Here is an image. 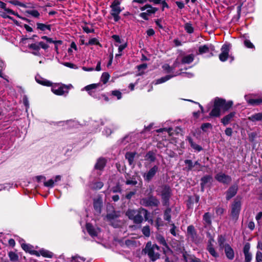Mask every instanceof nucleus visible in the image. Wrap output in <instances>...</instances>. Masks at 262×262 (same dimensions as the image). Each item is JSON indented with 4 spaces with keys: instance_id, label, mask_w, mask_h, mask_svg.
<instances>
[{
    "instance_id": "obj_28",
    "label": "nucleus",
    "mask_w": 262,
    "mask_h": 262,
    "mask_svg": "<svg viewBox=\"0 0 262 262\" xmlns=\"http://www.w3.org/2000/svg\"><path fill=\"white\" fill-rule=\"evenodd\" d=\"M174 76V75H166L164 77H161V78H160L159 79H157L155 81V84L157 85V84H161V83H164V82L168 81V80H169L171 78H172Z\"/></svg>"
},
{
    "instance_id": "obj_8",
    "label": "nucleus",
    "mask_w": 262,
    "mask_h": 262,
    "mask_svg": "<svg viewBox=\"0 0 262 262\" xmlns=\"http://www.w3.org/2000/svg\"><path fill=\"white\" fill-rule=\"evenodd\" d=\"M171 195V190L169 187L165 186L161 191V196L164 205H168V201Z\"/></svg>"
},
{
    "instance_id": "obj_63",
    "label": "nucleus",
    "mask_w": 262,
    "mask_h": 262,
    "mask_svg": "<svg viewBox=\"0 0 262 262\" xmlns=\"http://www.w3.org/2000/svg\"><path fill=\"white\" fill-rule=\"evenodd\" d=\"M158 10V8L156 7H152L151 9H147V12L148 15H150L151 14H155Z\"/></svg>"
},
{
    "instance_id": "obj_21",
    "label": "nucleus",
    "mask_w": 262,
    "mask_h": 262,
    "mask_svg": "<svg viewBox=\"0 0 262 262\" xmlns=\"http://www.w3.org/2000/svg\"><path fill=\"white\" fill-rule=\"evenodd\" d=\"M224 248L227 257L230 260L233 259L234 257V253L232 248L228 244H227L225 246Z\"/></svg>"
},
{
    "instance_id": "obj_32",
    "label": "nucleus",
    "mask_w": 262,
    "mask_h": 262,
    "mask_svg": "<svg viewBox=\"0 0 262 262\" xmlns=\"http://www.w3.org/2000/svg\"><path fill=\"white\" fill-rule=\"evenodd\" d=\"M199 53L200 54H203L204 53L209 52V45H204L203 46H201L199 48Z\"/></svg>"
},
{
    "instance_id": "obj_56",
    "label": "nucleus",
    "mask_w": 262,
    "mask_h": 262,
    "mask_svg": "<svg viewBox=\"0 0 262 262\" xmlns=\"http://www.w3.org/2000/svg\"><path fill=\"white\" fill-rule=\"evenodd\" d=\"M106 163H107V159L103 157H100L97 160V161L96 164H106Z\"/></svg>"
},
{
    "instance_id": "obj_2",
    "label": "nucleus",
    "mask_w": 262,
    "mask_h": 262,
    "mask_svg": "<svg viewBox=\"0 0 262 262\" xmlns=\"http://www.w3.org/2000/svg\"><path fill=\"white\" fill-rule=\"evenodd\" d=\"M147 214V211L144 209L139 210L128 209L126 215L130 220H132L136 224H140L143 220V216Z\"/></svg>"
},
{
    "instance_id": "obj_57",
    "label": "nucleus",
    "mask_w": 262,
    "mask_h": 262,
    "mask_svg": "<svg viewBox=\"0 0 262 262\" xmlns=\"http://www.w3.org/2000/svg\"><path fill=\"white\" fill-rule=\"evenodd\" d=\"M245 255V262H250L252 259V254L250 252L244 253Z\"/></svg>"
},
{
    "instance_id": "obj_29",
    "label": "nucleus",
    "mask_w": 262,
    "mask_h": 262,
    "mask_svg": "<svg viewBox=\"0 0 262 262\" xmlns=\"http://www.w3.org/2000/svg\"><path fill=\"white\" fill-rule=\"evenodd\" d=\"M38 252H39L40 255H42V256H43L45 257L52 258L53 255V254L52 252H51L47 250H45L44 249H41Z\"/></svg>"
},
{
    "instance_id": "obj_31",
    "label": "nucleus",
    "mask_w": 262,
    "mask_h": 262,
    "mask_svg": "<svg viewBox=\"0 0 262 262\" xmlns=\"http://www.w3.org/2000/svg\"><path fill=\"white\" fill-rule=\"evenodd\" d=\"M171 209L170 208H167L164 213V219L168 222L171 221Z\"/></svg>"
},
{
    "instance_id": "obj_36",
    "label": "nucleus",
    "mask_w": 262,
    "mask_h": 262,
    "mask_svg": "<svg viewBox=\"0 0 262 262\" xmlns=\"http://www.w3.org/2000/svg\"><path fill=\"white\" fill-rule=\"evenodd\" d=\"M110 78V75L107 72H104L102 73L101 77V81L103 84H106Z\"/></svg>"
},
{
    "instance_id": "obj_52",
    "label": "nucleus",
    "mask_w": 262,
    "mask_h": 262,
    "mask_svg": "<svg viewBox=\"0 0 262 262\" xmlns=\"http://www.w3.org/2000/svg\"><path fill=\"white\" fill-rule=\"evenodd\" d=\"M162 68L164 70L166 71L167 73H169L172 72L173 70L171 66H170L168 64H165L162 66Z\"/></svg>"
},
{
    "instance_id": "obj_11",
    "label": "nucleus",
    "mask_w": 262,
    "mask_h": 262,
    "mask_svg": "<svg viewBox=\"0 0 262 262\" xmlns=\"http://www.w3.org/2000/svg\"><path fill=\"white\" fill-rule=\"evenodd\" d=\"M21 246L24 251H25L29 253L31 255H34L38 257L40 256V254L39 253V252H38V251H36V250H35L33 249V246H32L30 244L22 243L21 244Z\"/></svg>"
},
{
    "instance_id": "obj_49",
    "label": "nucleus",
    "mask_w": 262,
    "mask_h": 262,
    "mask_svg": "<svg viewBox=\"0 0 262 262\" xmlns=\"http://www.w3.org/2000/svg\"><path fill=\"white\" fill-rule=\"evenodd\" d=\"M84 23L85 24V25L88 24L86 22H84ZM82 28L83 31L86 33H94L95 30L94 29H90L86 25H85L84 26H82Z\"/></svg>"
},
{
    "instance_id": "obj_59",
    "label": "nucleus",
    "mask_w": 262,
    "mask_h": 262,
    "mask_svg": "<svg viewBox=\"0 0 262 262\" xmlns=\"http://www.w3.org/2000/svg\"><path fill=\"white\" fill-rule=\"evenodd\" d=\"M7 13H8L10 14L14 15L16 16V17H17L18 18H19L21 19V16L19 15L17 12H15V11H14L13 10H12L11 9H8L7 10Z\"/></svg>"
},
{
    "instance_id": "obj_42",
    "label": "nucleus",
    "mask_w": 262,
    "mask_h": 262,
    "mask_svg": "<svg viewBox=\"0 0 262 262\" xmlns=\"http://www.w3.org/2000/svg\"><path fill=\"white\" fill-rule=\"evenodd\" d=\"M157 239L160 244L162 245L163 246L166 247H167L166 242L163 236L159 235L157 236Z\"/></svg>"
},
{
    "instance_id": "obj_35",
    "label": "nucleus",
    "mask_w": 262,
    "mask_h": 262,
    "mask_svg": "<svg viewBox=\"0 0 262 262\" xmlns=\"http://www.w3.org/2000/svg\"><path fill=\"white\" fill-rule=\"evenodd\" d=\"M184 29L186 32L189 34H191L194 32V28L190 23H187L185 24Z\"/></svg>"
},
{
    "instance_id": "obj_24",
    "label": "nucleus",
    "mask_w": 262,
    "mask_h": 262,
    "mask_svg": "<svg viewBox=\"0 0 262 262\" xmlns=\"http://www.w3.org/2000/svg\"><path fill=\"white\" fill-rule=\"evenodd\" d=\"M194 59V56L193 54H190L184 56L181 60L182 64H189L191 63Z\"/></svg>"
},
{
    "instance_id": "obj_16",
    "label": "nucleus",
    "mask_w": 262,
    "mask_h": 262,
    "mask_svg": "<svg viewBox=\"0 0 262 262\" xmlns=\"http://www.w3.org/2000/svg\"><path fill=\"white\" fill-rule=\"evenodd\" d=\"M187 236L192 241H195L197 238L196 232L192 225H190L187 229Z\"/></svg>"
},
{
    "instance_id": "obj_30",
    "label": "nucleus",
    "mask_w": 262,
    "mask_h": 262,
    "mask_svg": "<svg viewBox=\"0 0 262 262\" xmlns=\"http://www.w3.org/2000/svg\"><path fill=\"white\" fill-rule=\"evenodd\" d=\"M100 85V83H93V84H89V85H86V86L84 87V89L85 91H86L87 92H88L89 94L92 96V92H91V90H93V89H96L97 88H98Z\"/></svg>"
},
{
    "instance_id": "obj_48",
    "label": "nucleus",
    "mask_w": 262,
    "mask_h": 262,
    "mask_svg": "<svg viewBox=\"0 0 262 262\" xmlns=\"http://www.w3.org/2000/svg\"><path fill=\"white\" fill-rule=\"evenodd\" d=\"M244 45L247 48L249 49H253L254 48V45L250 41V40L248 39H245L244 42Z\"/></svg>"
},
{
    "instance_id": "obj_20",
    "label": "nucleus",
    "mask_w": 262,
    "mask_h": 262,
    "mask_svg": "<svg viewBox=\"0 0 262 262\" xmlns=\"http://www.w3.org/2000/svg\"><path fill=\"white\" fill-rule=\"evenodd\" d=\"M139 154L135 151H134V152L128 151V152H126L125 155V157L126 159H127L128 160L129 164H133L134 159L135 158H139Z\"/></svg>"
},
{
    "instance_id": "obj_64",
    "label": "nucleus",
    "mask_w": 262,
    "mask_h": 262,
    "mask_svg": "<svg viewBox=\"0 0 262 262\" xmlns=\"http://www.w3.org/2000/svg\"><path fill=\"white\" fill-rule=\"evenodd\" d=\"M171 228L170 230V232L172 235H173L174 236H177V233L176 232V226H175V225L174 224H172L171 225Z\"/></svg>"
},
{
    "instance_id": "obj_7",
    "label": "nucleus",
    "mask_w": 262,
    "mask_h": 262,
    "mask_svg": "<svg viewBox=\"0 0 262 262\" xmlns=\"http://www.w3.org/2000/svg\"><path fill=\"white\" fill-rule=\"evenodd\" d=\"M141 204L145 206H157L159 201L154 196L144 198L141 201Z\"/></svg>"
},
{
    "instance_id": "obj_33",
    "label": "nucleus",
    "mask_w": 262,
    "mask_h": 262,
    "mask_svg": "<svg viewBox=\"0 0 262 262\" xmlns=\"http://www.w3.org/2000/svg\"><path fill=\"white\" fill-rule=\"evenodd\" d=\"M184 259L186 262H200L199 258L191 255L184 256Z\"/></svg>"
},
{
    "instance_id": "obj_34",
    "label": "nucleus",
    "mask_w": 262,
    "mask_h": 262,
    "mask_svg": "<svg viewBox=\"0 0 262 262\" xmlns=\"http://www.w3.org/2000/svg\"><path fill=\"white\" fill-rule=\"evenodd\" d=\"M201 129L203 132H207L208 129H212V125L210 123H204L201 126Z\"/></svg>"
},
{
    "instance_id": "obj_40",
    "label": "nucleus",
    "mask_w": 262,
    "mask_h": 262,
    "mask_svg": "<svg viewBox=\"0 0 262 262\" xmlns=\"http://www.w3.org/2000/svg\"><path fill=\"white\" fill-rule=\"evenodd\" d=\"M86 45H99L101 47V45L100 43L98 40L96 38H92L90 39L88 42L86 44Z\"/></svg>"
},
{
    "instance_id": "obj_54",
    "label": "nucleus",
    "mask_w": 262,
    "mask_h": 262,
    "mask_svg": "<svg viewBox=\"0 0 262 262\" xmlns=\"http://www.w3.org/2000/svg\"><path fill=\"white\" fill-rule=\"evenodd\" d=\"M112 191L114 192H120L121 191V186L118 183L115 187L112 188Z\"/></svg>"
},
{
    "instance_id": "obj_38",
    "label": "nucleus",
    "mask_w": 262,
    "mask_h": 262,
    "mask_svg": "<svg viewBox=\"0 0 262 262\" xmlns=\"http://www.w3.org/2000/svg\"><path fill=\"white\" fill-rule=\"evenodd\" d=\"M203 221L207 225H210L211 224V215L209 212H206L204 214Z\"/></svg>"
},
{
    "instance_id": "obj_60",
    "label": "nucleus",
    "mask_w": 262,
    "mask_h": 262,
    "mask_svg": "<svg viewBox=\"0 0 262 262\" xmlns=\"http://www.w3.org/2000/svg\"><path fill=\"white\" fill-rule=\"evenodd\" d=\"M38 45H39L40 49L42 48V49H44L45 50H46L49 47L48 45H47V43H45L43 41H40V42H38Z\"/></svg>"
},
{
    "instance_id": "obj_17",
    "label": "nucleus",
    "mask_w": 262,
    "mask_h": 262,
    "mask_svg": "<svg viewBox=\"0 0 262 262\" xmlns=\"http://www.w3.org/2000/svg\"><path fill=\"white\" fill-rule=\"evenodd\" d=\"M245 97L248 104L251 106L259 105L262 103V97L257 99H253L250 98V96L247 95H246Z\"/></svg>"
},
{
    "instance_id": "obj_26",
    "label": "nucleus",
    "mask_w": 262,
    "mask_h": 262,
    "mask_svg": "<svg viewBox=\"0 0 262 262\" xmlns=\"http://www.w3.org/2000/svg\"><path fill=\"white\" fill-rule=\"evenodd\" d=\"M148 256L152 261H155L159 257V254L157 252H155L153 249H149L147 252Z\"/></svg>"
},
{
    "instance_id": "obj_19",
    "label": "nucleus",
    "mask_w": 262,
    "mask_h": 262,
    "mask_svg": "<svg viewBox=\"0 0 262 262\" xmlns=\"http://www.w3.org/2000/svg\"><path fill=\"white\" fill-rule=\"evenodd\" d=\"M156 159V151L150 150L148 151L144 156V160L150 163L155 162Z\"/></svg>"
},
{
    "instance_id": "obj_37",
    "label": "nucleus",
    "mask_w": 262,
    "mask_h": 262,
    "mask_svg": "<svg viewBox=\"0 0 262 262\" xmlns=\"http://www.w3.org/2000/svg\"><path fill=\"white\" fill-rule=\"evenodd\" d=\"M26 13L29 14L35 18H38L40 16V13L36 10H28L25 11Z\"/></svg>"
},
{
    "instance_id": "obj_1",
    "label": "nucleus",
    "mask_w": 262,
    "mask_h": 262,
    "mask_svg": "<svg viewBox=\"0 0 262 262\" xmlns=\"http://www.w3.org/2000/svg\"><path fill=\"white\" fill-rule=\"evenodd\" d=\"M233 102L232 100L227 101L226 99L215 97L214 99L213 107L209 113L210 117H220L221 115V110L223 113L228 112L233 106Z\"/></svg>"
},
{
    "instance_id": "obj_5",
    "label": "nucleus",
    "mask_w": 262,
    "mask_h": 262,
    "mask_svg": "<svg viewBox=\"0 0 262 262\" xmlns=\"http://www.w3.org/2000/svg\"><path fill=\"white\" fill-rule=\"evenodd\" d=\"M68 86L65 84H62L59 86L58 84H55L52 86L51 91L55 95L58 96L63 95L65 93H68Z\"/></svg>"
},
{
    "instance_id": "obj_46",
    "label": "nucleus",
    "mask_w": 262,
    "mask_h": 262,
    "mask_svg": "<svg viewBox=\"0 0 262 262\" xmlns=\"http://www.w3.org/2000/svg\"><path fill=\"white\" fill-rule=\"evenodd\" d=\"M112 95L114 96L117 97L118 100L121 99L122 98V93L119 90H114L112 91Z\"/></svg>"
},
{
    "instance_id": "obj_62",
    "label": "nucleus",
    "mask_w": 262,
    "mask_h": 262,
    "mask_svg": "<svg viewBox=\"0 0 262 262\" xmlns=\"http://www.w3.org/2000/svg\"><path fill=\"white\" fill-rule=\"evenodd\" d=\"M250 244L248 243H246V244L245 245V246L244 247V249H243L244 253H249L250 252Z\"/></svg>"
},
{
    "instance_id": "obj_61",
    "label": "nucleus",
    "mask_w": 262,
    "mask_h": 262,
    "mask_svg": "<svg viewBox=\"0 0 262 262\" xmlns=\"http://www.w3.org/2000/svg\"><path fill=\"white\" fill-rule=\"evenodd\" d=\"M233 131L231 127H227L225 130V134L228 137H231L232 135Z\"/></svg>"
},
{
    "instance_id": "obj_22",
    "label": "nucleus",
    "mask_w": 262,
    "mask_h": 262,
    "mask_svg": "<svg viewBox=\"0 0 262 262\" xmlns=\"http://www.w3.org/2000/svg\"><path fill=\"white\" fill-rule=\"evenodd\" d=\"M35 80L38 83L42 85L46 86H52V82L51 81L48 80L43 78H42L40 76H36Z\"/></svg>"
},
{
    "instance_id": "obj_12",
    "label": "nucleus",
    "mask_w": 262,
    "mask_h": 262,
    "mask_svg": "<svg viewBox=\"0 0 262 262\" xmlns=\"http://www.w3.org/2000/svg\"><path fill=\"white\" fill-rule=\"evenodd\" d=\"M158 169V167L156 165H155L153 167L149 169L148 171L146 173H144L143 174V177L145 180L149 181H150L154 176L156 174Z\"/></svg>"
},
{
    "instance_id": "obj_14",
    "label": "nucleus",
    "mask_w": 262,
    "mask_h": 262,
    "mask_svg": "<svg viewBox=\"0 0 262 262\" xmlns=\"http://www.w3.org/2000/svg\"><path fill=\"white\" fill-rule=\"evenodd\" d=\"M238 189V186L236 185H234L229 187L227 191L226 194V198L227 200H229L232 197L235 195Z\"/></svg>"
},
{
    "instance_id": "obj_18",
    "label": "nucleus",
    "mask_w": 262,
    "mask_h": 262,
    "mask_svg": "<svg viewBox=\"0 0 262 262\" xmlns=\"http://www.w3.org/2000/svg\"><path fill=\"white\" fill-rule=\"evenodd\" d=\"M28 47L29 49L32 50L33 51L31 53L34 56H40L41 54L39 52L40 51V47L38 45V43H33L31 44H29L28 46Z\"/></svg>"
},
{
    "instance_id": "obj_50",
    "label": "nucleus",
    "mask_w": 262,
    "mask_h": 262,
    "mask_svg": "<svg viewBox=\"0 0 262 262\" xmlns=\"http://www.w3.org/2000/svg\"><path fill=\"white\" fill-rule=\"evenodd\" d=\"M46 28V24L40 23H36V29L41 31H45Z\"/></svg>"
},
{
    "instance_id": "obj_43",
    "label": "nucleus",
    "mask_w": 262,
    "mask_h": 262,
    "mask_svg": "<svg viewBox=\"0 0 262 262\" xmlns=\"http://www.w3.org/2000/svg\"><path fill=\"white\" fill-rule=\"evenodd\" d=\"M103 186V184L101 182H96L92 184L91 187L94 189H100Z\"/></svg>"
},
{
    "instance_id": "obj_10",
    "label": "nucleus",
    "mask_w": 262,
    "mask_h": 262,
    "mask_svg": "<svg viewBox=\"0 0 262 262\" xmlns=\"http://www.w3.org/2000/svg\"><path fill=\"white\" fill-rule=\"evenodd\" d=\"M215 178L219 182L224 184H229L231 181L230 177L222 172L217 173Z\"/></svg>"
},
{
    "instance_id": "obj_15",
    "label": "nucleus",
    "mask_w": 262,
    "mask_h": 262,
    "mask_svg": "<svg viewBox=\"0 0 262 262\" xmlns=\"http://www.w3.org/2000/svg\"><path fill=\"white\" fill-rule=\"evenodd\" d=\"M61 177L60 175L56 176L54 179H51L48 181H44L43 185L49 188H53L55 184L61 180Z\"/></svg>"
},
{
    "instance_id": "obj_9",
    "label": "nucleus",
    "mask_w": 262,
    "mask_h": 262,
    "mask_svg": "<svg viewBox=\"0 0 262 262\" xmlns=\"http://www.w3.org/2000/svg\"><path fill=\"white\" fill-rule=\"evenodd\" d=\"M86 228L89 234L93 237L97 236L100 231L99 228L94 227L90 223L86 224Z\"/></svg>"
},
{
    "instance_id": "obj_47",
    "label": "nucleus",
    "mask_w": 262,
    "mask_h": 262,
    "mask_svg": "<svg viewBox=\"0 0 262 262\" xmlns=\"http://www.w3.org/2000/svg\"><path fill=\"white\" fill-rule=\"evenodd\" d=\"M257 136V134L256 132H251L248 134V138L249 141L251 142H253L254 141L256 137Z\"/></svg>"
},
{
    "instance_id": "obj_41",
    "label": "nucleus",
    "mask_w": 262,
    "mask_h": 262,
    "mask_svg": "<svg viewBox=\"0 0 262 262\" xmlns=\"http://www.w3.org/2000/svg\"><path fill=\"white\" fill-rule=\"evenodd\" d=\"M211 177L209 176H205L201 179L202 187H204L205 184L210 181Z\"/></svg>"
},
{
    "instance_id": "obj_23",
    "label": "nucleus",
    "mask_w": 262,
    "mask_h": 262,
    "mask_svg": "<svg viewBox=\"0 0 262 262\" xmlns=\"http://www.w3.org/2000/svg\"><path fill=\"white\" fill-rule=\"evenodd\" d=\"M187 140L190 145V146L194 150L198 151H200L203 150V148L200 145L196 144L193 141V139L190 137H187Z\"/></svg>"
},
{
    "instance_id": "obj_51",
    "label": "nucleus",
    "mask_w": 262,
    "mask_h": 262,
    "mask_svg": "<svg viewBox=\"0 0 262 262\" xmlns=\"http://www.w3.org/2000/svg\"><path fill=\"white\" fill-rule=\"evenodd\" d=\"M112 8L111 13L120 14L121 9L120 7H111Z\"/></svg>"
},
{
    "instance_id": "obj_53",
    "label": "nucleus",
    "mask_w": 262,
    "mask_h": 262,
    "mask_svg": "<svg viewBox=\"0 0 262 262\" xmlns=\"http://www.w3.org/2000/svg\"><path fill=\"white\" fill-rule=\"evenodd\" d=\"M3 18H8L12 20H13V21L14 22V23L18 26H20V23L16 20L14 19L11 16H10L9 15H5V14H4V15H1Z\"/></svg>"
},
{
    "instance_id": "obj_25",
    "label": "nucleus",
    "mask_w": 262,
    "mask_h": 262,
    "mask_svg": "<svg viewBox=\"0 0 262 262\" xmlns=\"http://www.w3.org/2000/svg\"><path fill=\"white\" fill-rule=\"evenodd\" d=\"M248 119L252 122L262 121V113H255L249 116Z\"/></svg>"
},
{
    "instance_id": "obj_45",
    "label": "nucleus",
    "mask_w": 262,
    "mask_h": 262,
    "mask_svg": "<svg viewBox=\"0 0 262 262\" xmlns=\"http://www.w3.org/2000/svg\"><path fill=\"white\" fill-rule=\"evenodd\" d=\"M142 232L145 236L149 237L150 233L149 227L148 226H144L142 228Z\"/></svg>"
},
{
    "instance_id": "obj_13",
    "label": "nucleus",
    "mask_w": 262,
    "mask_h": 262,
    "mask_svg": "<svg viewBox=\"0 0 262 262\" xmlns=\"http://www.w3.org/2000/svg\"><path fill=\"white\" fill-rule=\"evenodd\" d=\"M235 115L236 112L235 111L230 112L221 119V122L224 126L227 125L233 120Z\"/></svg>"
},
{
    "instance_id": "obj_3",
    "label": "nucleus",
    "mask_w": 262,
    "mask_h": 262,
    "mask_svg": "<svg viewBox=\"0 0 262 262\" xmlns=\"http://www.w3.org/2000/svg\"><path fill=\"white\" fill-rule=\"evenodd\" d=\"M241 209V201L239 199L234 200L231 206V216L233 219L236 220Z\"/></svg>"
},
{
    "instance_id": "obj_4",
    "label": "nucleus",
    "mask_w": 262,
    "mask_h": 262,
    "mask_svg": "<svg viewBox=\"0 0 262 262\" xmlns=\"http://www.w3.org/2000/svg\"><path fill=\"white\" fill-rule=\"evenodd\" d=\"M230 47V43H225L222 46L221 53L219 54V59L221 61L225 62L227 60Z\"/></svg>"
},
{
    "instance_id": "obj_58",
    "label": "nucleus",
    "mask_w": 262,
    "mask_h": 262,
    "mask_svg": "<svg viewBox=\"0 0 262 262\" xmlns=\"http://www.w3.org/2000/svg\"><path fill=\"white\" fill-rule=\"evenodd\" d=\"M225 239L222 236H220L218 238V243L221 248H223L224 246V243Z\"/></svg>"
},
{
    "instance_id": "obj_27",
    "label": "nucleus",
    "mask_w": 262,
    "mask_h": 262,
    "mask_svg": "<svg viewBox=\"0 0 262 262\" xmlns=\"http://www.w3.org/2000/svg\"><path fill=\"white\" fill-rule=\"evenodd\" d=\"M102 204V200L101 198H99L94 201V207L96 211L99 213L100 212Z\"/></svg>"
},
{
    "instance_id": "obj_55",
    "label": "nucleus",
    "mask_w": 262,
    "mask_h": 262,
    "mask_svg": "<svg viewBox=\"0 0 262 262\" xmlns=\"http://www.w3.org/2000/svg\"><path fill=\"white\" fill-rule=\"evenodd\" d=\"M256 262H262V253L259 251L256 254Z\"/></svg>"
},
{
    "instance_id": "obj_6",
    "label": "nucleus",
    "mask_w": 262,
    "mask_h": 262,
    "mask_svg": "<svg viewBox=\"0 0 262 262\" xmlns=\"http://www.w3.org/2000/svg\"><path fill=\"white\" fill-rule=\"evenodd\" d=\"M208 235L209 238L208 242L207 250L210 253V254L213 257L217 258L219 256V255L215 250L214 246L212 244V243L214 242V239L210 233H208Z\"/></svg>"
},
{
    "instance_id": "obj_39",
    "label": "nucleus",
    "mask_w": 262,
    "mask_h": 262,
    "mask_svg": "<svg viewBox=\"0 0 262 262\" xmlns=\"http://www.w3.org/2000/svg\"><path fill=\"white\" fill-rule=\"evenodd\" d=\"M8 3H9L11 4H12L14 6H20L23 8H27L28 7L25 4L20 2L16 0H11V1H8Z\"/></svg>"
},
{
    "instance_id": "obj_44",
    "label": "nucleus",
    "mask_w": 262,
    "mask_h": 262,
    "mask_svg": "<svg viewBox=\"0 0 262 262\" xmlns=\"http://www.w3.org/2000/svg\"><path fill=\"white\" fill-rule=\"evenodd\" d=\"M9 257L11 260L12 261H17L18 259V255L13 252H10L9 253Z\"/></svg>"
}]
</instances>
